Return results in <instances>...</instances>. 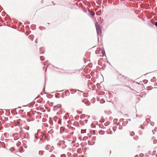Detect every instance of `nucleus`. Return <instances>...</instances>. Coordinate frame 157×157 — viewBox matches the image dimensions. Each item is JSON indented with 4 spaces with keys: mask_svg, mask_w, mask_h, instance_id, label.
Here are the masks:
<instances>
[{
    "mask_svg": "<svg viewBox=\"0 0 157 157\" xmlns=\"http://www.w3.org/2000/svg\"><path fill=\"white\" fill-rule=\"evenodd\" d=\"M95 26L96 29H101L100 25L99 24H98L97 22V23Z\"/></svg>",
    "mask_w": 157,
    "mask_h": 157,
    "instance_id": "nucleus-2",
    "label": "nucleus"
},
{
    "mask_svg": "<svg viewBox=\"0 0 157 157\" xmlns=\"http://www.w3.org/2000/svg\"><path fill=\"white\" fill-rule=\"evenodd\" d=\"M98 35H100L101 34V29H96Z\"/></svg>",
    "mask_w": 157,
    "mask_h": 157,
    "instance_id": "nucleus-1",
    "label": "nucleus"
},
{
    "mask_svg": "<svg viewBox=\"0 0 157 157\" xmlns=\"http://www.w3.org/2000/svg\"><path fill=\"white\" fill-rule=\"evenodd\" d=\"M35 137L36 138V139H38V138L37 137V136H36V134H35Z\"/></svg>",
    "mask_w": 157,
    "mask_h": 157,
    "instance_id": "nucleus-7",
    "label": "nucleus"
},
{
    "mask_svg": "<svg viewBox=\"0 0 157 157\" xmlns=\"http://www.w3.org/2000/svg\"><path fill=\"white\" fill-rule=\"evenodd\" d=\"M101 53L102 55H104V54L105 53V51H103V50H102V51L101 52Z\"/></svg>",
    "mask_w": 157,
    "mask_h": 157,
    "instance_id": "nucleus-6",
    "label": "nucleus"
},
{
    "mask_svg": "<svg viewBox=\"0 0 157 157\" xmlns=\"http://www.w3.org/2000/svg\"><path fill=\"white\" fill-rule=\"evenodd\" d=\"M134 157H138V155H136Z\"/></svg>",
    "mask_w": 157,
    "mask_h": 157,
    "instance_id": "nucleus-12",
    "label": "nucleus"
},
{
    "mask_svg": "<svg viewBox=\"0 0 157 157\" xmlns=\"http://www.w3.org/2000/svg\"><path fill=\"white\" fill-rule=\"evenodd\" d=\"M40 140H41V139L40 138Z\"/></svg>",
    "mask_w": 157,
    "mask_h": 157,
    "instance_id": "nucleus-13",
    "label": "nucleus"
},
{
    "mask_svg": "<svg viewBox=\"0 0 157 157\" xmlns=\"http://www.w3.org/2000/svg\"><path fill=\"white\" fill-rule=\"evenodd\" d=\"M117 119H115L113 120V121L114 122H116L117 121Z\"/></svg>",
    "mask_w": 157,
    "mask_h": 157,
    "instance_id": "nucleus-8",
    "label": "nucleus"
},
{
    "mask_svg": "<svg viewBox=\"0 0 157 157\" xmlns=\"http://www.w3.org/2000/svg\"><path fill=\"white\" fill-rule=\"evenodd\" d=\"M63 156H64V155H62Z\"/></svg>",
    "mask_w": 157,
    "mask_h": 157,
    "instance_id": "nucleus-14",
    "label": "nucleus"
},
{
    "mask_svg": "<svg viewBox=\"0 0 157 157\" xmlns=\"http://www.w3.org/2000/svg\"><path fill=\"white\" fill-rule=\"evenodd\" d=\"M44 151H40L39 152V154L40 155H42L43 154V153Z\"/></svg>",
    "mask_w": 157,
    "mask_h": 157,
    "instance_id": "nucleus-4",
    "label": "nucleus"
},
{
    "mask_svg": "<svg viewBox=\"0 0 157 157\" xmlns=\"http://www.w3.org/2000/svg\"><path fill=\"white\" fill-rule=\"evenodd\" d=\"M94 15V13H92L91 14V16L92 17H93Z\"/></svg>",
    "mask_w": 157,
    "mask_h": 157,
    "instance_id": "nucleus-10",
    "label": "nucleus"
},
{
    "mask_svg": "<svg viewBox=\"0 0 157 157\" xmlns=\"http://www.w3.org/2000/svg\"><path fill=\"white\" fill-rule=\"evenodd\" d=\"M40 59L41 60L43 61L44 60V57L43 56H40Z\"/></svg>",
    "mask_w": 157,
    "mask_h": 157,
    "instance_id": "nucleus-5",
    "label": "nucleus"
},
{
    "mask_svg": "<svg viewBox=\"0 0 157 157\" xmlns=\"http://www.w3.org/2000/svg\"><path fill=\"white\" fill-rule=\"evenodd\" d=\"M119 129L120 128V126H119Z\"/></svg>",
    "mask_w": 157,
    "mask_h": 157,
    "instance_id": "nucleus-15",
    "label": "nucleus"
},
{
    "mask_svg": "<svg viewBox=\"0 0 157 157\" xmlns=\"http://www.w3.org/2000/svg\"><path fill=\"white\" fill-rule=\"evenodd\" d=\"M155 25L156 26H157V21L155 22Z\"/></svg>",
    "mask_w": 157,
    "mask_h": 157,
    "instance_id": "nucleus-9",
    "label": "nucleus"
},
{
    "mask_svg": "<svg viewBox=\"0 0 157 157\" xmlns=\"http://www.w3.org/2000/svg\"><path fill=\"white\" fill-rule=\"evenodd\" d=\"M130 134L131 136H132L134 135L135 133L133 132L132 131L130 132Z\"/></svg>",
    "mask_w": 157,
    "mask_h": 157,
    "instance_id": "nucleus-3",
    "label": "nucleus"
},
{
    "mask_svg": "<svg viewBox=\"0 0 157 157\" xmlns=\"http://www.w3.org/2000/svg\"><path fill=\"white\" fill-rule=\"evenodd\" d=\"M50 146L49 145H46V147L48 148Z\"/></svg>",
    "mask_w": 157,
    "mask_h": 157,
    "instance_id": "nucleus-11",
    "label": "nucleus"
}]
</instances>
